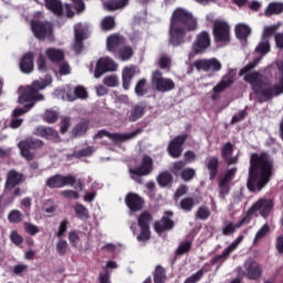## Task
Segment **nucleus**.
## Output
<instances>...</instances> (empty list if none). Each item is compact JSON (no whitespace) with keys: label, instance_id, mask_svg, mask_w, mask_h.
Returning <instances> with one entry per match:
<instances>
[{"label":"nucleus","instance_id":"20e7f679","mask_svg":"<svg viewBox=\"0 0 283 283\" xmlns=\"http://www.w3.org/2000/svg\"><path fill=\"white\" fill-rule=\"evenodd\" d=\"M273 209V200L271 199H259L249 210L248 214L243 217L235 224L233 222H229L222 228V235H233L235 229H240L244 227V224H249L251 222V216L253 213L261 211L262 218H269L271 211Z\"/></svg>","mask_w":283,"mask_h":283},{"label":"nucleus","instance_id":"1a4fd4ad","mask_svg":"<svg viewBox=\"0 0 283 283\" xmlns=\"http://www.w3.org/2000/svg\"><path fill=\"white\" fill-rule=\"evenodd\" d=\"M138 134H143V128H137L136 130L123 134V133H109V130L101 129L97 134L94 135V140H98L101 138H109L114 145H120V143H126V140H132V138H136Z\"/></svg>","mask_w":283,"mask_h":283},{"label":"nucleus","instance_id":"6e6552de","mask_svg":"<svg viewBox=\"0 0 283 283\" xmlns=\"http://www.w3.org/2000/svg\"><path fill=\"white\" fill-rule=\"evenodd\" d=\"M44 145L45 143L43 140L34 137H28L18 143L22 158L27 159L29 163L34 160L35 157L34 153L32 151H36V149L43 148Z\"/></svg>","mask_w":283,"mask_h":283},{"label":"nucleus","instance_id":"37998d69","mask_svg":"<svg viewBox=\"0 0 283 283\" xmlns=\"http://www.w3.org/2000/svg\"><path fill=\"white\" fill-rule=\"evenodd\" d=\"M147 92H149L147 88V78H140L135 85V94L136 96L143 97Z\"/></svg>","mask_w":283,"mask_h":283},{"label":"nucleus","instance_id":"69168bd1","mask_svg":"<svg viewBox=\"0 0 283 283\" xmlns=\"http://www.w3.org/2000/svg\"><path fill=\"white\" fill-rule=\"evenodd\" d=\"M36 63H38V70L40 72H48V64H46L45 55L40 53Z\"/></svg>","mask_w":283,"mask_h":283},{"label":"nucleus","instance_id":"c85d7f7f","mask_svg":"<svg viewBox=\"0 0 283 283\" xmlns=\"http://www.w3.org/2000/svg\"><path fill=\"white\" fill-rule=\"evenodd\" d=\"M206 167L209 171V180H216V176H218L220 169V159L218 157H209L206 161Z\"/></svg>","mask_w":283,"mask_h":283},{"label":"nucleus","instance_id":"c03bdc74","mask_svg":"<svg viewBox=\"0 0 283 283\" xmlns=\"http://www.w3.org/2000/svg\"><path fill=\"white\" fill-rule=\"evenodd\" d=\"M153 217L149 212H143L138 217V227L139 229H149V223L151 222Z\"/></svg>","mask_w":283,"mask_h":283},{"label":"nucleus","instance_id":"79ce46f5","mask_svg":"<svg viewBox=\"0 0 283 283\" xmlns=\"http://www.w3.org/2000/svg\"><path fill=\"white\" fill-rule=\"evenodd\" d=\"M271 227H269V223L263 224L262 228L255 233L253 245H258L260 243V240H263V238H266V235H269Z\"/></svg>","mask_w":283,"mask_h":283},{"label":"nucleus","instance_id":"39448f33","mask_svg":"<svg viewBox=\"0 0 283 283\" xmlns=\"http://www.w3.org/2000/svg\"><path fill=\"white\" fill-rule=\"evenodd\" d=\"M45 186L49 189H63V187H75V189H80L83 191L85 189V185L83 180L76 179L74 175H62L56 174L46 179Z\"/></svg>","mask_w":283,"mask_h":283},{"label":"nucleus","instance_id":"338daca9","mask_svg":"<svg viewBox=\"0 0 283 283\" xmlns=\"http://www.w3.org/2000/svg\"><path fill=\"white\" fill-rule=\"evenodd\" d=\"M276 30H277V27H275V25L265 27L264 30H263L262 39L269 41V39H271V36H272L273 34H275V31H276Z\"/></svg>","mask_w":283,"mask_h":283},{"label":"nucleus","instance_id":"cd10ccee","mask_svg":"<svg viewBox=\"0 0 283 283\" xmlns=\"http://www.w3.org/2000/svg\"><path fill=\"white\" fill-rule=\"evenodd\" d=\"M33 134L40 138H46V140H54V138H59V132L54 130L52 127L46 126H38Z\"/></svg>","mask_w":283,"mask_h":283},{"label":"nucleus","instance_id":"864d4df0","mask_svg":"<svg viewBox=\"0 0 283 283\" xmlns=\"http://www.w3.org/2000/svg\"><path fill=\"white\" fill-rule=\"evenodd\" d=\"M255 52H258V54H269V52H271V44L268 40L263 39V41L256 45Z\"/></svg>","mask_w":283,"mask_h":283},{"label":"nucleus","instance_id":"774afa93","mask_svg":"<svg viewBox=\"0 0 283 283\" xmlns=\"http://www.w3.org/2000/svg\"><path fill=\"white\" fill-rule=\"evenodd\" d=\"M71 119L70 117H63L60 124L61 134H66L67 129H70Z\"/></svg>","mask_w":283,"mask_h":283},{"label":"nucleus","instance_id":"603ef678","mask_svg":"<svg viewBox=\"0 0 283 283\" xmlns=\"http://www.w3.org/2000/svg\"><path fill=\"white\" fill-rule=\"evenodd\" d=\"M191 241L181 242L178 249L176 250V255H185V253H189L191 251Z\"/></svg>","mask_w":283,"mask_h":283},{"label":"nucleus","instance_id":"473e14b6","mask_svg":"<svg viewBox=\"0 0 283 283\" xmlns=\"http://www.w3.org/2000/svg\"><path fill=\"white\" fill-rule=\"evenodd\" d=\"M234 32L237 39H239L240 41H247V39H249L251 34V28L247 24H237Z\"/></svg>","mask_w":283,"mask_h":283},{"label":"nucleus","instance_id":"4468645a","mask_svg":"<svg viewBox=\"0 0 283 283\" xmlns=\"http://www.w3.org/2000/svg\"><path fill=\"white\" fill-rule=\"evenodd\" d=\"M243 269L245 271V277H248L251 282H258V280L262 279V265L255 261V259H247L243 263Z\"/></svg>","mask_w":283,"mask_h":283},{"label":"nucleus","instance_id":"e433bc0d","mask_svg":"<svg viewBox=\"0 0 283 283\" xmlns=\"http://www.w3.org/2000/svg\"><path fill=\"white\" fill-rule=\"evenodd\" d=\"M283 2H270L265 9V17H273V14H282Z\"/></svg>","mask_w":283,"mask_h":283},{"label":"nucleus","instance_id":"6e6d98bb","mask_svg":"<svg viewBox=\"0 0 283 283\" xmlns=\"http://www.w3.org/2000/svg\"><path fill=\"white\" fill-rule=\"evenodd\" d=\"M231 154H233V144L228 142L221 148V157L223 160H228Z\"/></svg>","mask_w":283,"mask_h":283},{"label":"nucleus","instance_id":"a878e982","mask_svg":"<svg viewBox=\"0 0 283 283\" xmlns=\"http://www.w3.org/2000/svg\"><path fill=\"white\" fill-rule=\"evenodd\" d=\"M20 72L22 74H32L34 72V53H25L20 62Z\"/></svg>","mask_w":283,"mask_h":283},{"label":"nucleus","instance_id":"13d9d810","mask_svg":"<svg viewBox=\"0 0 283 283\" xmlns=\"http://www.w3.org/2000/svg\"><path fill=\"white\" fill-rule=\"evenodd\" d=\"M60 193L66 200H78L81 198V195L75 190H63Z\"/></svg>","mask_w":283,"mask_h":283},{"label":"nucleus","instance_id":"052dcab7","mask_svg":"<svg viewBox=\"0 0 283 283\" xmlns=\"http://www.w3.org/2000/svg\"><path fill=\"white\" fill-rule=\"evenodd\" d=\"M103 83L107 87H118V77L116 75L106 76Z\"/></svg>","mask_w":283,"mask_h":283},{"label":"nucleus","instance_id":"dca6fc26","mask_svg":"<svg viewBox=\"0 0 283 283\" xmlns=\"http://www.w3.org/2000/svg\"><path fill=\"white\" fill-rule=\"evenodd\" d=\"M118 70V64L112 57H101L95 66L94 77L101 78L106 72H116Z\"/></svg>","mask_w":283,"mask_h":283},{"label":"nucleus","instance_id":"680f3d73","mask_svg":"<svg viewBox=\"0 0 283 283\" xmlns=\"http://www.w3.org/2000/svg\"><path fill=\"white\" fill-rule=\"evenodd\" d=\"M159 67L160 70H169L171 67V57L163 55L159 59Z\"/></svg>","mask_w":283,"mask_h":283},{"label":"nucleus","instance_id":"5fc2aeb1","mask_svg":"<svg viewBox=\"0 0 283 283\" xmlns=\"http://www.w3.org/2000/svg\"><path fill=\"white\" fill-rule=\"evenodd\" d=\"M151 240V230L149 228H140V233L137 235L138 242H147Z\"/></svg>","mask_w":283,"mask_h":283},{"label":"nucleus","instance_id":"f3484780","mask_svg":"<svg viewBox=\"0 0 283 283\" xmlns=\"http://www.w3.org/2000/svg\"><path fill=\"white\" fill-rule=\"evenodd\" d=\"M185 165H187L185 161H176L172 164L170 171L174 176H180L185 182H190L196 178V169L185 168Z\"/></svg>","mask_w":283,"mask_h":283},{"label":"nucleus","instance_id":"de8ad7c7","mask_svg":"<svg viewBox=\"0 0 283 283\" xmlns=\"http://www.w3.org/2000/svg\"><path fill=\"white\" fill-rule=\"evenodd\" d=\"M8 220L11 224H19L23 220V214L19 210H11L8 214Z\"/></svg>","mask_w":283,"mask_h":283},{"label":"nucleus","instance_id":"0eeeda50","mask_svg":"<svg viewBox=\"0 0 283 283\" xmlns=\"http://www.w3.org/2000/svg\"><path fill=\"white\" fill-rule=\"evenodd\" d=\"M212 36L214 43H223L229 45L231 43V25L226 20L217 19L212 24Z\"/></svg>","mask_w":283,"mask_h":283},{"label":"nucleus","instance_id":"f704fd0d","mask_svg":"<svg viewBox=\"0 0 283 283\" xmlns=\"http://www.w3.org/2000/svg\"><path fill=\"white\" fill-rule=\"evenodd\" d=\"M195 205H200V198L186 197L180 201V209L189 212L193 209Z\"/></svg>","mask_w":283,"mask_h":283},{"label":"nucleus","instance_id":"aec40b11","mask_svg":"<svg viewBox=\"0 0 283 283\" xmlns=\"http://www.w3.org/2000/svg\"><path fill=\"white\" fill-rule=\"evenodd\" d=\"M125 203L129 211L136 213L138 211H143V207H145V199L136 192H129L125 197Z\"/></svg>","mask_w":283,"mask_h":283},{"label":"nucleus","instance_id":"3c124183","mask_svg":"<svg viewBox=\"0 0 283 283\" xmlns=\"http://www.w3.org/2000/svg\"><path fill=\"white\" fill-rule=\"evenodd\" d=\"M74 97H70V95H67L69 101H76V98L85 99L87 98V90H85L83 86H76L74 90Z\"/></svg>","mask_w":283,"mask_h":283},{"label":"nucleus","instance_id":"4c0bfd02","mask_svg":"<svg viewBox=\"0 0 283 283\" xmlns=\"http://www.w3.org/2000/svg\"><path fill=\"white\" fill-rule=\"evenodd\" d=\"M154 283H165L167 282V270L163 265H157L153 273Z\"/></svg>","mask_w":283,"mask_h":283},{"label":"nucleus","instance_id":"393cba45","mask_svg":"<svg viewBox=\"0 0 283 283\" xmlns=\"http://www.w3.org/2000/svg\"><path fill=\"white\" fill-rule=\"evenodd\" d=\"M242 240H244V235L241 234L228 248H226V250L221 254L212 258L211 264L216 265V263L220 262V260H227V258H229V255L233 253V250L238 249V245L240 244V242H242Z\"/></svg>","mask_w":283,"mask_h":283},{"label":"nucleus","instance_id":"9d476101","mask_svg":"<svg viewBox=\"0 0 283 283\" xmlns=\"http://www.w3.org/2000/svg\"><path fill=\"white\" fill-rule=\"evenodd\" d=\"M154 171V159L149 155H144L142 158V164L136 168H130L129 174L133 180L140 182L138 178L143 176H149Z\"/></svg>","mask_w":283,"mask_h":283},{"label":"nucleus","instance_id":"c756f323","mask_svg":"<svg viewBox=\"0 0 283 283\" xmlns=\"http://www.w3.org/2000/svg\"><path fill=\"white\" fill-rule=\"evenodd\" d=\"M44 6L56 17H63V2L61 0H44Z\"/></svg>","mask_w":283,"mask_h":283},{"label":"nucleus","instance_id":"bb28decb","mask_svg":"<svg viewBox=\"0 0 283 283\" xmlns=\"http://www.w3.org/2000/svg\"><path fill=\"white\" fill-rule=\"evenodd\" d=\"M136 65L126 66L122 71V81H123V88L129 90L132 86V81L136 76Z\"/></svg>","mask_w":283,"mask_h":283},{"label":"nucleus","instance_id":"7ed1b4c3","mask_svg":"<svg viewBox=\"0 0 283 283\" xmlns=\"http://www.w3.org/2000/svg\"><path fill=\"white\" fill-rule=\"evenodd\" d=\"M198 30V19L187 9L177 8L170 17L168 29V43L172 48H180L188 41H191V35L187 36L188 32Z\"/></svg>","mask_w":283,"mask_h":283},{"label":"nucleus","instance_id":"a211bd4d","mask_svg":"<svg viewBox=\"0 0 283 283\" xmlns=\"http://www.w3.org/2000/svg\"><path fill=\"white\" fill-rule=\"evenodd\" d=\"M233 83H235V74L233 73V71H230L212 88L213 94L211 95V101H218V98H220V94H222V92H224V90H228V87L233 85Z\"/></svg>","mask_w":283,"mask_h":283},{"label":"nucleus","instance_id":"4be33fe9","mask_svg":"<svg viewBox=\"0 0 283 283\" xmlns=\"http://www.w3.org/2000/svg\"><path fill=\"white\" fill-rule=\"evenodd\" d=\"M196 70H203V72H220L222 70V63L216 57L210 60H197L193 62Z\"/></svg>","mask_w":283,"mask_h":283},{"label":"nucleus","instance_id":"f8f14e48","mask_svg":"<svg viewBox=\"0 0 283 283\" xmlns=\"http://www.w3.org/2000/svg\"><path fill=\"white\" fill-rule=\"evenodd\" d=\"M151 83L156 87L157 92L166 93L176 90V83L171 78L163 76V72L155 71L151 75Z\"/></svg>","mask_w":283,"mask_h":283},{"label":"nucleus","instance_id":"2eb2a0df","mask_svg":"<svg viewBox=\"0 0 283 283\" xmlns=\"http://www.w3.org/2000/svg\"><path fill=\"white\" fill-rule=\"evenodd\" d=\"M187 138H189V135L182 134L176 136L169 142L167 151L171 158H180L182 156V147L185 143H187Z\"/></svg>","mask_w":283,"mask_h":283},{"label":"nucleus","instance_id":"49530a36","mask_svg":"<svg viewBox=\"0 0 283 283\" xmlns=\"http://www.w3.org/2000/svg\"><path fill=\"white\" fill-rule=\"evenodd\" d=\"M205 273H209V270L201 268L195 274L186 279L184 283H198L202 280V277H205Z\"/></svg>","mask_w":283,"mask_h":283},{"label":"nucleus","instance_id":"b1692460","mask_svg":"<svg viewBox=\"0 0 283 283\" xmlns=\"http://www.w3.org/2000/svg\"><path fill=\"white\" fill-rule=\"evenodd\" d=\"M21 182H25V176H23V174L17 170H10L7 174V180H6L7 191H12V189H14V187H19Z\"/></svg>","mask_w":283,"mask_h":283},{"label":"nucleus","instance_id":"a19ab883","mask_svg":"<svg viewBox=\"0 0 283 283\" xmlns=\"http://www.w3.org/2000/svg\"><path fill=\"white\" fill-rule=\"evenodd\" d=\"M87 129H90V122L84 120L75 125L72 134L73 136H85V134H87Z\"/></svg>","mask_w":283,"mask_h":283},{"label":"nucleus","instance_id":"58836bf2","mask_svg":"<svg viewBox=\"0 0 283 283\" xmlns=\"http://www.w3.org/2000/svg\"><path fill=\"white\" fill-rule=\"evenodd\" d=\"M74 211L78 220H90V210L82 203H75Z\"/></svg>","mask_w":283,"mask_h":283},{"label":"nucleus","instance_id":"8fccbe9b","mask_svg":"<svg viewBox=\"0 0 283 283\" xmlns=\"http://www.w3.org/2000/svg\"><path fill=\"white\" fill-rule=\"evenodd\" d=\"M67 251H70V244L64 239H60L56 243V252L60 255H67Z\"/></svg>","mask_w":283,"mask_h":283},{"label":"nucleus","instance_id":"4d7b16f0","mask_svg":"<svg viewBox=\"0 0 283 283\" xmlns=\"http://www.w3.org/2000/svg\"><path fill=\"white\" fill-rule=\"evenodd\" d=\"M32 107H34V102L24 105V108H15L13 111V118H19V116L28 114V112H30Z\"/></svg>","mask_w":283,"mask_h":283},{"label":"nucleus","instance_id":"ddd939ff","mask_svg":"<svg viewBox=\"0 0 283 283\" xmlns=\"http://www.w3.org/2000/svg\"><path fill=\"white\" fill-rule=\"evenodd\" d=\"M33 36L39 41H44L45 36H52V24L48 21L31 20L30 22Z\"/></svg>","mask_w":283,"mask_h":283},{"label":"nucleus","instance_id":"72a5a7b5","mask_svg":"<svg viewBox=\"0 0 283 283\" xmlns=\"http://www.w3.org/2000/svg\"><path fill=\"white\" fill-rule=\"evenodd\" d=\"M104 6L108 12H115V10H123V8L129 6V0H111Z\"/></svg>","mask_w":283,"mask_h":283},{"label":"nucleus","instance_id":"0e129e2a","mask_svg":"<svg viewBox=\"0 0 283 283\" xmlns=\"http://www.w3.org/2000/svg\"><path fill=\"white\" fill-rule=\"evenodd\" d=\"M24 231L29 233V235H36V233H39V227L30 222H24Z\"/></svg>","mask_w":283,"mask_h":283},{"label":"nucleus","instance_id":"412c9836","mask_svg":"<svg viewBox=\"0 0 283 283\" xmlns=\"http://www.w3.org/2000/svg\"><path fill=\"white\" fill-rule=\"evenodd\" d=\"M145 112H147V104L145 102L137 103L127 111L126 120L128 123H136V120H140L145 116Z\"/></svg>","mask_w":283,"mask_h":283},{"label":"nucleus","instance_id":"e2e57ef3","mask_svg":"<svg viewBox=\"0 0 283 283\" xmlns=\"http://www.w3.org/2000/svg\"><path fill=\"white\" fill-rule=\"evenodd\" d=\"M67 224H70V221H67V219L61 221L57 232L55 233L56 238H63V235L67 231Z\"/></svg>","mask_w":283,"mask_h":283},{"label":"nucleus","instance_id":"ea45409f","mask_svg":"<svg viewBox=\"0 0 283 283\" xmlns=\"http://www.w3.org/2000/svg\"><path fill=\"white\" fill-rule=\"evenodd\" d=\"M101 28L104 32H109L116 28V20L112 15L104 17L101 21Z\"/></svg>","mask_w":283,"mask_h":283},{"label":"nucleus","instance_id":"09e8293b","mask_svg":"<svg viewBox=\"0 0 283 283\" xmlns=\"http://www.w3.org/2000/svg\"><path fill=\"white\" fill-rule=\"evenodd\" d=\"M210 216H211V211L206 206L199 207L196 212V218L198 220H209Z\"/></svg>","mask_w":283,"mask_h":283},{"label":"nucleus","instance_id":"c9c22d12","mask_svg":"<svg viewBox=\"0 0 283 283\" xmlns=\"http://www.w3.org/2000/svg\"><path fill=\"white\" fill-rule=\"evenodd\" d=\"M159 187H169L174 185V176L169 171H163L157 177Z\"/></svg>","mask_w":283,"mask_h":283},{"label":"nucleus","instance_id":"bf43d9fd","mask_svg":"<svg viewBox=\"0 0 283 283\" xmlns=\"http://www.w3.org/2000/svg\"><path fill=\"white\" fill-rule=\"evenodd\" d=\"M44 120L45 123H56V120H59V113H56V111H46L44 113Z\"/></svg>","mask_w":283,"mask_h":283},{"label":"nucleus","instance_id":"f03ea898","mask_svg":"<svg viewBox=\"0 0 283 283\" xmlns=\"http://www.w3.org/2000/svg\"><path fill=\"white\" fill-rule=\"evenodd\" d=\"M259 61V59H255L254 61L248 63L240 70L239 76H244L243 81L251 84L254 94L261 97L260 103H263V101H271L273 96H280V94H283V62L279 66L281 72V80L277 84L272 85L271 82L263 80V76L260 72L254 71L249 73L251 70H254Z\"/></svg>","mask_w":283,"mask_h":283},{"label":"nucleus","instance_id":"6ab92c4d","mask_svg":"<svg viewBox=\"0 0 283 283\" xmlns=\"http://www.w3.org/2000/svg\"><path fill=\"white\" fill-rule=\"evenodd\" d=\"M174 217L172 211H166L165 216L159 220L154 223V229L156 233H165V231H171L174 227H176V223L171 218Z\"/></svg>","mask_w":283,"mask_h":283},{"label":"nucleus","instance_id":"5701e85b","mask_svg":"<svg viewBox=\"0 0 283 283\" xmlns=\"http://www.w3.org/2000/svg\"><path fill=\"white\" fill-rule=\"evenodd\" d=\"M125 43H127V40L125 39V36L118 33L111 34L106 39V48L108 52H111L114 55L118 53V50H120V48H123Z\"/></svg>","mask_w":283,"mask_h":283},{"label":"nucleus","instance_id":"a18cd8bd","mask_svg":"<svg viewBox=\"0 0 283 283\" xmlns=\"http://www.w3.org/2000/svg\"><path fill=\"white\" fill-rule=\"evenodd\" d=\"M94 154V147L88 146L86 148H82L78 151L73 153L72 155H69V158H87Z\"/></svg>","mask_w":283,"mask_h":283},{"label":"nucleus","instance_id":"9b49d317","mask_svg":"<svg viewBox=\"0 0 283 283\" xmlns=\"http://www.w3.org/2000/svg\"><path fill=\"white\" fill-rule=\"evenodd\" d=\"M209 48H211V34L209 31L199 32L192 42V53L196 55L205 54Z\"/></svg>","mask_w":283,"mask_h":283},{"label":"nucleus","instance_id":"f257e3e1","mask_svg":"<svg viewBox=\"0 0 283 283\" xmlns=\"http://www.w3.org/2000/svg\"><path fill=\"white\" fill-rule=\"evenodd\" d=\"M274 165L273 158L266 151L251 154L247 181L249 191H262L271 182Z\"/></svg>","mask_w":283,"mask_h":283},{"label":"nucleus","instance_id":"2f4dec72","mask_svg":"<svg viewBox=\"0 0 283 283\" xmlns=\"http://www.w3.org/2000/svg\"><path fill=\"white\" fill-rule=\"evenodd\" d=\"M119 61H130L134 57V48L129 45H123L118 49L116 55Z\"/></svg>","mask_w":283,"mask_h":283},{"label":"nucleus","instance_id":"7c9ffc66","mask_svg":"<svg viewBox=\"0 0 283 283\" xmlns=\"http://www.w3.org/2000/svg\"><path fill=\"white\" fill-rule=\"evenodd\" d=\"M45 54L51 63H61L65 59V53L61 49L49 48Z\"/></svg>","mask_w":283,"mask_h":283},{"label":"nucleus","instance_id":"423d86ee","mask_svg":"<svg viewBox=\"0 0 283 283\" xmlns=\"http://www.w3.org/2000/svg\"><path fill=\"white\" fill-rule=\"evenodd\" d=\"M49 83H52V80L34 81L31 85L25 87L21 95L22 101H24V103L34 104L39 101H44L45 96L39 92H41V90H45Z\"/></svg>","mask_w":283,"mask_h":283}]
</instances>
